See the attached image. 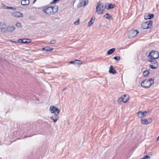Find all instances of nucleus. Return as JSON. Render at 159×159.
<instances>
[{"instance_id": "obj_40", "label": "nucleus", "mask_w": 159, "mask_h": 159, "mask_svg": "<svg viewBox=\"0 0 159 159\" xmlns=\"http://www.w3.org/2000/svg\"><path fill=\"white\" fill-rule=\"evenodd\" d=\"M37 0H34V2H33V3H34Z\"/></svg>"}, {"instance_id": "obj_31", "label": "nucleus", "mask_w": 159, "mask_h": 159, "mask_svg": "<svg viewBox=\"0 0 159 159\" xmlns=\"http://www.w3.org/2000/svg\"><path fill=\"white\" fill-rule=\"evenodd\" d=\"M6 8L7 9H12L13 10H15L16 9V8L15 7H9V6H6Z\"/></svg>"}, {"instance_id": "obj_22", "label": "nucleus", "mask_w": 159, "mask_h": 159, "mask_svg": "<svg viewBox=\"0 0 159 159\" xmlns=\"http://www.w3.org/2000/svg\"><path fill=\"white\" fill-rule=\"evenodd\" d=\"M95 17H93L90 20V21L89 22L88 24V25L89 26H91L93 24V23L94 22V20L95 19Z\"/></svg>"}, {"instance_id": "obj_26", "label": "nucleus", "mask_w": 159, "mask_h": 159, "mask_svg": "<svg viewBox=\"0 0 159 159\" xmlns=\"http://www.w3.org/2000/svg\"><path fill=\"white\" fill-rule=\"evenodd\" d=\"M149 74V71L147 70H145L143 73V75L144 76H148Z\"/></svg>"}, {"instance_id": "obj_43", "label": "nucleus", "mask_w": 159, "mask_h": 159, "mask_svg": "<svg viewBox=\"0 0 159 159\" xmlns=\"http://www.w3.org/2000/svg\"><path fill=\"white\" fill-rule=\"evenodd\" d=\"M36 99H37V100H38V101L39 100V99L38 98H36Z\"/></svg>"}, {"instance_id": "obj_37", "label": "nucleus", "mask_w": 159, "mask_h": 159, "mask_svg": "<svg viewBox=\"0 0 159 159\" xmlns=\"http://www.w3.org/2000/svg\"><path fill=\"white\" fill-rule=\"evenodd\" d=\"M69 63L71 64H74L75 61H69Z\"/></svg>"}, {"instance_id": "obj_29", "label": "nucleus", "mask_w": 159, "mask_h": 159, "mask_svg": "<svg viewBox=\"0 0 159 159\" xmlns=\"http://www.w3.org/2000/svg\"><path fill=\"white\" fill-rule=\"evenodd\" d=\"M123 102V100L122 97L119 98L118 100V102L119 104H121V103Z\"/></svg>"}, {"instance_id": "obj_1", "label": "nucleus", "mask_w": 159, "mask_h": 159, "mask_svg": "<svg viewBox=\"0 0 159 159\" xmlns=\"http://www.w3.org/2000/svg\"><path fill=\"white\" fill-rule=\"evenodd\" d=\"M58 6H55L50 7L46 9H43L42 11L49 15H53L56 13L58 11Z\"/></svg>"}, {"instance_id": "obj_8", "label": "nucleus", "mask_w": 159, "mask_h": 159, "mask_svg": "<svg viewBox=\"0 0 159 159\" xmlns=\"http://www.w3.org/2000/svg\"><path fill=\"white\" fill-rule=\"evenodd\" d=\"M139 32L137 30H131L128 32L129 38H133L136 36Z\"/></svg>"}, {"instance_id": "obj_2", "label": "nucleus", "mask_w": 159, "mask_h": 159, "mask_svg": "<svg viewBox=\"0 0 159 159\" xmlns=\"http://www.w3.org/2000/svg\"><path fill=\"white\" fill-rule=\"evenodd\" d=\"M154 78H151L149 80H145L141 83V86L145 88H148L154 84Z\"/></svg>"}, {"instance_id": "obj_39", "label": "nucleus", "mask_w": 159, "mask_h": 159, "mask_svg": "<svg viewBox=\"0 0 159 159\" xmlns=\"http://www.w3.org/2000/svg\"><path fill=\"white\" fill-rule=\"evenodd\" d=\"M42 50H45V49H46V48H42Z\"/></svg>"}, {"instance_id": "obj_44", "label": "nucleus", "mask_w": 159, "mask_h": 159, "mask_svg": "<svg viewBox=\"0 0 159 159\" xmlns=\"http://www.w3.org/2000/svg\"><path fill=\"white\" fill-rule=\"evenodd\" d=\"M0 159H2L1 157H0Z\"/></svg>"}, {"instance_id": "obj_28", "label": "nucleus", "mask_w": 159, "mask_h": 159, "mask_svg": "<svg viewBox=\"0 0 159 159\" xmlns=\"http://www.w3.org/2000/svg\"><path fill=\"white\" fill-rule=\"evenodd\" d=\"M56 40H53L51 41L48 43V45L50 44H55L56 43Z\"/></svg>"}, {"instance_id": "obj_16", "label": "nucleus", "mask_w": 159, "mask_h": 159, "mask_svg": "<svg viewBox=\"0 0 159 159\" xmlns=\"http://www.w3.org/2000/svg\"><path fill=\"white\" fill-rule=\"evenodd\" d=\"M16 29L15 27L12 25H9L6 28V30L9 32H11L14 31Z\"/></svg>"}, {"instance_id": "obj_35", "label": "nucleus", "mask_w": 159, "mask_h": 159, "mask_svg": "<svg viewBox=\"0 0 159 159\" xmlns=\"http://www.w3.org/2000/svg\"><path fill=\"white\" fill-rule=\"evenodd\" d=\"M74 24L75 25H77L79 24V20H78L77 21H76L74 22Z\"/></svg>"}, {"instance_id": "obj_32", "label": "nucleus", "mask_w": 159, "mask_h": 159, "mask_svg": "<svg viewBox=\"0 0 159 159\" xmlns=\"http://www.w3.org/2000/svg\"><path fill=\"white\" fill-rule=\"evenodd\" d=\"M114 59L116 61H118L120 60V58L119 56H116L114 57Z\"/></svg>"}, {"instance_id": "obj_7", "label": "nucleus", "mask_w": 159, "mask_h": 159, "mask_svg": "<svg viewBox=\"0 0 159 159\" xmlns=\"http://www.w3.org/2000/svg\"><path fill=\"white\" fill-rule=\"evenodd\" d=\"M151 59H149L148 61L152 63V65H149V67L152 69H155L158 67V64L156 60H152Z\"/></svg>"}, {"instance_id": "obj_5", "label": "nucleus", "mask_w": 159, "mask_h": 159, "mask_svg": "<svg viewBox=\"0 0 159 159\" xmlns=\"http://www.w3.org/2000/svg\"><path fill=\"white\" fill-rule=\"evenodd\" d=\"M49 111L51 113L54 114V115H58L60 112V110L59 109L54 106H52L50 107Z\"/></svg>"}, {"instance_id": "obj_15", "label": "nucleus", "mask_w": 159, "mask_h": 159, "mask_svg": "<svg viewBox=\"0 0 159 159\" xmlns=\"http://www.w3.org/2000/svg\"><path fill=\"white\" fill-rule=\"evenodd\" d=\"M50 118L53 120L54 122H56L59 119V116L58 115H54V116L51 117Z\"/></svg>"}, {"instance_id": "obj_9", "label": "nucleus", "mask_w": 159, "mask_h": 159, "mask_svg": "<svg viewBox=\"0 0 159 159\" xmlns=\"http://www.w3.org/2000/svg\"><path fill=\"white\" fill-rule=\"evenodd\" d=\"M0 28L2 32H4L6 30V25L3 22H0Z\"/></svg>"}, {"instance_id": "obj_25", "label": "nucleus", "mask_w": 159, "mask_h": 159, "mask_svg": "<svg viewBox=\"0 0 159 159\" xmlns=\"http://www.w3.org/2000/svg\"><path fill=\"white\" fill-rule=\"evenodd\" d=\"M25 40L24 41V43H28L31 42V40L29 39H25Z\"/></svg>"}, {"instance_id": "obj_19", "label": "nucleus", "mask_w": 159, "mask_h": 159, "mask_svg": "<svg viewBox=\"0 0 159 159\" xmlns=\"http://www.w3.org/2000/svg\"><path fill=\"white\" fill-rule=\"evenodd\" d=\"M122 97L123 100V103H126L129 97V95L125 94L123 95Z\"/></svg>"}, {"instance_id": "obj_20", "label": "nucleus", "mask_w": 159, "mask_h": 159, "mask_svg": "<svg viewBox=\"0 0 159 159\" xmlns=\"http://www.w3.org/2000/svg\"><path fill=\"white\" fill-rule=\"evenodd\" d=\"M29 0H22L21 2V4L23 6L28 5L29 4Z\"/></svg>"}, {"instance_id": "obj_23", "label": "nucleus", "mask_w": 159, "mask_h": 159, "mask_svg": "<svg viewBox=\"0 0 159 159\" xmlns=\"http://www.w3.org/2000/svg\"><path fill=\"white\" fill-rule=\"evenodd\" d=\"M81 61L78 60H76L75 61L74 65L76 66H79L81 64Z\"/></svg>"}, {"instance_id": "obj_11", "label": "nucleus", "mask_w": 159, "mask_h": 159, "mask_svg": "<svg viewBox=\"0 0 159 159\" xmlns=\"http://www.w3.org/2000/svg\"><path fill=\"white\" fill-rule=\"evenodd\" d=\"M115 7L114 4L106 3L105 5V7L107 10H110L114 8Z\"/></svg>"}, {"instance_id": "obj_17", "label": "nucleus", "mask_w": 159, "mask_h": 159, "mask_svg": "<svg viewBox=\"0 0 159 159\" xmlns=\"http://www.w3.org/2000/svg\"><path fill=\"white\" fill-rule=\"evenodd\" d=\"M154 16L153 14L148 13V14L146 15L145 16V19L146 20L150 19L152 18Z\"/></svg>"}, {"instance_id": "obj_36", "label": "nucleus", "mask_w": 159, "mask_h": 159, "mask_svg": "<svg viewBox=\"0 0 159 159\" xmlns=\"http://www.w3.org/2000/svg\"><path fill=\"white\" fill-rule=\"evenodd\" d=\"M59 0H53V1L51 3L52 4H54L55 3L57 2H58Z\"/></svg>"}, {"instance_id": "obj_38", "label": "nucleus", "mask_w": 159, "mask_h": 159, "mask_svg": "<svg viewBox=\"0 0 159 159\" xmlns=\"http://www.w3.org/2000/svg\"><path fill=\"white\" fill-rule=\"evenodd\" d=\"M65 76H66V75H62V79L64 80L65 79V78H64V77H65Z\"/></svg>"}, {"instance_id": "obj_12", "label": "nucleus", "mask_w": 159, "mask_h": 159, "mask_svg": "<svg viewBox=\"0 0 159 159\" xmlns=\"http://www.w3.org/2000/svg\"><path fill=\"white\" fill-rule=\"evenodd\" d=\"M80 3L79 4V7H81L83 6V3L84 2V7L88 3V0H80Z\"/></svg>"}, {"instance_id": "obj_27", "label": "nucleus", "mask_w": 159, "mask_h": 159, "mask_svg": "<svg viewBox=\"0 0 159 159\" xmlns=\"http://www.w3.org/2000/svg\"><path fill=\"white\" fill-rule=\"evenodd\" d=\"M25 40V39H20L18 40V42L19 43H24V41Z\"/></svg>"}, {"instance_id": "obj_4", "label": "nucleus", "mask_w": 159, "mask_h": 159, "mask_svg": "<svg viewBox=\"0 0 159 159\" xmlns=\"http://www.w3.org/2000/svg\"><path fill=\"white\" fill-rule=\"evenodd\" d=\"M159 57V53L157 51H152L150 52L148 57H149V59H151L152 60H155L156 59H157Z\"/></svg>"}, {"instance_id": "obj_30", "label": "nucleus", "mask_w": 159, "mask_h": 159, "mask_svg": "<svg viewBox=\"0 0 159 159\" xmlns=\"http://www.w3.org/2000/svg\"><path fill=\"white\" fill-rule=\"evenodd\" d=\"M53 49V48H51L49 47H46L45 51L47 52L48 51H52Z\"/></svg>"}, {"instance_id": "obj_3", "label": "nucleus", "mask_w": 159, "mask_h": 159, "mask_svg": "<svg viewBox=\"0 0 159 159\" xmlns=\"http://www.w3.org/2000/svg\"><path fill=\"white\" fill-rule=\"evenodd\" d=\"M104 10L103 4L101 2H99L96 5V12L100 15L103 14V11Z\"/></svg>"}, {"instance_id": "obj_13", "label": "nucleus", "mask_w": 159, "mask_h": 159, "mask_svg": "<svg viewBox=\"0 0 159 159\" xmlns=\"http://www.w3.org/2000/svg\"><path fill=\"white\" fill-rule=\"evenodd\" d=\"M148 112L146 111H145L144 112L141 111H139L138 113V116L140 118H143L146 116Z\"/></svg>"}, {"instance_id": "obj_21", "label": "nucleus", "mask_w": 159, "mask_h": 159, "mask_svg": "<svg viewBox=\"0 0 159 159\" xmlns=\"http://www.w3.org/2000/svg\"><path fill=\"white\" fill-rule=\"evenodd\" d=\"M104 18H105L106 19H112V16L110 15L108 13H106V14H105L104 16Z\"/></svg>"}, {"instance_id": "obj_10", "label": "nucleus", "mask_w": 159, "mask_h": 159, "mask_svg": "<svg viewBox=\"0 0 159 159\" xmlns=\"http://www.w3.org/2000/svg\"><path fill=\"white\" fill-rule=\"evenodd\" d=\"M11 14L13 16L18 18L22 17L23 16V14L19 11L14 12H12Z\"/></svg>"}, {"instance_id": "obj_42", "label": "nucleus", "mask_w": 159, "mask_h": 159, "mask_svg": "<svg viewBox=\"0 0 159 159\" xmlns=\"http://www.w3.org/2000/svg\"><path fill=\"white\" fill-rule=\"evenodd\" d=\"M26 137H27V136H25V137H23V139H24V138H26Z\"/></svg>"}, {"instance_id": "obj_34", "label": "nucleus", "mask_w": 159, "mask_h": 159, "mask_svg": "<svg viewBox=\"0 0 159 159\" xmlns=\"http://www.w3.org/2000/svg\"><path fill=\"white\" fill-rule=\"evenodd\" d=\"M16 25L17 27L19 28L21 26V25L20 23H16Z\"/></svg>"}, {"instance_id": "obj_6", "label": "nucleus", "mask_w": 159, "mask_h": 159, "mask_svg": "<svg viewBox=\"0 0 159 159\" xmlns=\"http://www.w3.org/2000/svg\"><path fill=\"white\" fill-rule=\"evenodd\" d=\"M152 20L147 21L141 24V26L144 29H148L152 26Z\"/></svg>"}, {"instance_id": "obj_41", "label": "nucleus", "mask_w": 159, "mask_h": 159, "mask_svg": "<svg viewBox=\"0 0 159 159\" xmlns=\"http://www.w3.org/2000/svg\"><path fill=\"white\" fill-rule=\"evenodd\" d=\"M66 89V88H64L63 89V91H64Z\"/></svg>"}, {"instance_id": "obj_18", "label": "nucleus", "mask_w": 159, "mask_h": 159, "mask_svg": "<svg viewBox=\"0 0 159 159\" xmlns=\"http://www.w3.org/2000/svg\"><path fill=\"white\" fill-rule=\"evenodd\" d=\"M109 72L110 73L112 74H115L116 73V71L115 70L113 66H110Z\"/></svg>"}, {"instance_id": "obj_14", "label": "nucleus", "mask_w": 159, "mask_h": 159, "mask_svg": "<svg viewBox=\"0 0 159 159\" xmlns=\"http://www.w3.org/2000/svg\"><path fill=\"white\" fill-rule=\"evenodd\" d=\"M152 122L151 119H149L148 120L146 119H141V123L143 125L146 124H149Z\"/></svg>"}, {"instance_id": "obj_33", "label": "nucleus", "mask_w": 159, "mask_h": 159, "mask_svg": "<svg viewBox=\"0 0 159 159\" xmlns=\"http://www.w3.org/2000/svg\"><path fill=\"white\" fill-rule=\"evenodd\" d=\"M150 157L149 156L146 155L143 158H142L141 159H149Z\"/></svg>"}, {"instance_id": "obj_24", "label": "nucleus", "mask_w": 159, "mask_h": 159, "mask_svg": "<svg viewBox=\"0 0 159 159\" xmlns=\"http://www.w3.org/2000/svg\"><path fill=\"white\" fill-rule=\"evenodd\" d=\"M115 48H112L111 49L107 51V54L108 55H110L112 54L115 51Z\"/></svg>"}]
</instances>
